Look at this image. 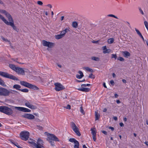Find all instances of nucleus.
<instances>
[{"label":"nucleus","mask_w":148,"mask_h":148,"mask_svg":"<svg viewBox=\"0 0 148 148\" xmlns=\"http://www.w3.org/2000/svg\"><path fill=\"white\" fill-rule=\"evenodd\" d=\"M112 58H114L115 59H116L117 58V56L116 54H112Z\"/></svg>","instance_id":"37998d69"},{"label":"nucleus","mask_w":148,"mask_h":148,"mask_svg":"<svg viewBox=\"0 0 148 148\" xmlns=\"http://www.w3.org/2000/svg\"><path fill=\"white\" fill-rule=\"evenodd\" d=\"M109 128L110 129H111L112 131H114V128L113 127H109Z\"/></svg>","instance_id":"bf43d9fd"},{"label":"nucleus","mask_w":148,"mask_h":148,"mask_svg":"<svg viewBox=\"0 0 148 148\" xmlns=\"http://www.w3.org/2000/svg\"><path fill=\"white\" fill-rule=\"evenodd\" d=\"M91 59L96 61H98L100 60V58H99L95 56L92 57L91 58Z\"/></svg>","instance_id":"c85d7f7f"},{"label":"nucleus","mask_w":148,"mask_h":148,"mask_svg":"<svg viewBox=\"0 0 148 148\" xmlns=\"http://www.w3.org/2000/svg\"><path fill=\"white\" fill-rule=\"evenodd\" d=\"M139 11H140V12L143 15L144 14V12H143V11L141 9V8H139Z\"/></svg>","instance_id":"6e6d98bb"},{"label":"nucleus","mask_w":148,"mask_h":148,"mask_svg":"<svg viewBox=\"0 0 148 148\" xmlns=\"http://www.w3.org/2000/svg\"><path fill=\"white\" fill-rule=\"evenodd\" d=\"M69 141L71 142H72V143L73 142L74 143H75L76 142V141H77L74 138H70L69 139Z\"/></svg>","instance_id":"c9c22d12"},{"label":"nucleus","mask_w":148,"mask_h":148,"mask_svg":"<svg viewBox=\"0 0 148 148\" xmlns=\"http://www.w3.org/2000/svg\"><path fill=\"white\" fill-rule=\"evenodd\" d=\"M23 117L27 118L29 120H32L35 119V116L32 114L28 113H25L22 115Z\"/></svg>","instance_id":"f8f14e48"},{"label":"nucleus","mask_w":148,"mask_h":148,"mask_svg":"<svg viewBox=\"0 0 148 148\" xmlns=\"http://www.w3.org/2000/svg\"><path fill=\"white\" fill-rule=\"evenodd\" d=\"M28 88L34 90H38V88L37 86L31 84H30Z\"/></svg>","instance_id":"4be33fe9"},{"label":"nucleus","mask_w":148,"mask_h":148,"mask_svg":"<svg viewBox=\"0 0 148 148\" xmlns=\"http://www.w3.org/2000/svg\"><path fill=\"white\" fill-rule=\"evenodd\" d=\"M20 91H21L23 92H28L29 90L28 89L25 88L22 89H21V90H20Z\"/></svg>","instance_id":"e433bc0d"},{"label":"nucleus","mask_w":148,"mask_h":148,"mask_svg":"<svg viewBox=\"0 0 148 148\" xmlns=\"http://www.w3.org/2000/svg\"><path fill=\"white\" fill-rule=\"evenodd\" d=\"M101 132H102V133H103V134H105V135H107V132L106 131L103 130V131H101Z\"/></svg>","instance_id":"052dcab7"},{"label":"nucleus","mask_w":148,"mask_h":148,"mask_svg":"<svg viewBox=\"0 0 148 148\" xmlns=\"http://www.w3.org/2000/svg\"><path fill=\"white\" fill-rule=\"evenodd\" d=\"M103 86H104V87L105 88H107V87L106 86V83H105V82H104L103 83Z\"/></svg>","instance_id":"338daca9"},{"label":"nucleus","mask_w":148,"mask_h":148,"mask_svg":"<svg viewBox=\"0 0 148 148\" xmlns=\"http://www.w3.org/2000/svg\"><path fill=\"white\" fill-rule=\"evenodd\" d=\"M37 3L38 5L41 6H42L43 5V3L42 2L40 1H37Z\"/></svg>","instance_id":"a19ab883"},{"label":"nucleus","mask_w":148,"mask_h":148,"mask_svg":"<svg viewBox=\"0 0 148 148\" xmlns=\"http://www.w3.org/2000/svg\"><path fill=\"white\" fill-rule=\"evenodd\" d=\"M54 85L55 86V89L56 91H59L64 88V86L59 83H55Z\"/></svg>","instance_id":"6e6552de"},{"label":"nucleus","mask_w":148,"mask_h":148,"mask_svg":"<svg viewBox=\"0 0 148 148\" xmlns=\"http://www.w3.org/2000/svg\"><path fill=\"white\" fill-rule=\"evenodd\" d=\"M95 120H97L99 119L100 117L99 114L97 112L95 111Z\"/></svg>","instance_id":"bb28decb"},{"label":"nucleus","mask_w":148,"mask_h":148,"mask_svg":"<svg viewBox=\"0 0 148 148\" xmlns=\"http://www.w3.org/2000/svg\"><path fill=\"white\" fill-rule=\"evenodd\" d=\"M15 71L18 74L24 75L25 74V71L21 68L17 67Z\"/></svg>","instance_id":"ddd939ff"},{"label":"nucleus","mask_w":148,"mask_h":148,"mask_svg":"<svg viewBox=\"0 0 148 148\" xmlns=\"http://www.w3.org/2000/svg\"><path fill=\"white\" fill-rule=\"evenodd\" d=\"M122 53L123 56L126 58H127L130 56V53L127 51H123L122 52Z\"/></svg>","instance_id":"f3484780"},{"label":"nucleus","mask_w":148,"mask_h":148,"mask_svg":"<svg viewBox=\"0 0 148 148\" xmlns=\"http://www.w3.org/2000/svg\"><path fill=\"white\" fill-rule=\"evenodd\" d=\"M25 105L27 107L32 109H35L36 108L35 106L32 105L31 101L25 100Z\"/></svg>","instance_id":"0eeeda50"},{"label":"nucleus","mask_w":148,"mask_h":148,"mask_svg":"<svg viewBox=\"0 0 148 148\" xmlns=\"http://www.w3.org/2000/svg\"><path fill=\"white\" fill-rule=\"evenodd\" d=\"M20 136L22 140L26 141L29 138V134L28 132L23 131L20 133Z\"/></svg>","instance_id":"423d86ee"},{"label":"nucleus","mask_w":148,"mask_h":148,"mask_svg":"<svg viewBox=\"0 0 148 148\" xmlns=\"http://www.w3.org/2000/svg\"><path fill=\"white\" fill-rule=\"evenodd\" d=\"M12 144H14V145L16 146L18 148H23L22 147H20V145H19L18 143L16 142H12Z\"/></svg>","instance_id":"f704fd0d"},{"label":"nucleus","mask_w":148,"mask_h":148,"mask_svg":"<svg viewBox=\"0 0 148 148\" xmlns=\"http://www.w3.org/2000/svg\"><path fill=\"white\" fill-rule=\"evenodd\" d=\"M108 17H114L115 18L119 19V18H118L116 16L112 14H109L107 15Z\"/></svg>","instance_id":"72a5a7b5"},{"label":"nucleus","mask_w":148,"mask_h":148,"mask_svg":"<svg viewBox=\"0 0 148 148\" xmlns=\"http://www.w3.org/2000/svg\"><path fill=\"white\" fill-rule=\"evenodd\" d=\"M1 38L3 41H5L8 42L9 41V40H8V39H5L2 36Z\"/></svg>","instance_id":"3c124183"},{"label":"nucleus","mask_w":148,"mask_h":148,"mask_svg":"<svg viewBox=\"0 0 148 148\" xmlns=\"http://www.w3.org/2000/svg\"><path fill=\"white\" fill-rule=\"evenodd\" d=\"M45 134L47 136V140L48 141L53 140L55 141H59L58 138L54 134L49 133L47 132H45Z\"/></svg>","instance_id":"20e7f679"},{"label":"nucleus","mask_w":148,"mask_h":148,"mask_svg":"<svg viewBox=\"0 0 148 148\" xmlns=\"http://www.w3.org/2000/svg\"><path fill=\"white\" fill-rule=\"evenodd\" d=\"M30 145L33 148H44L43 141L40 138L37 140V142L33 140H30L28 141Z\"/></svg>","instance_id":"f03ea898"},{"label":"nucleus","mask_w":148,"mask_h":148,"mask_svg":"<svg viewBox=\"0 0 148 148\" xmlns=\"http://www.w3.org/2000/svg\"><path fill=\"white\" fill-rule=\"evenodd\" d=\"M90 90V89L88 88H85L84 89V92H88Z\"/></svg>","instance_id":"8fccbe9b"},{"label":"nucleus","mask_w":148,"mask_h":148,"mask_svg":"<svg viewBox=\"0 0 148 148\" xmlns=\"http://www.w3.org/2000/svg\"><path fill=\"white\" fill-rule=\"evenodd\" d=\"M21 88V86L18 84H15L13 85V88H15L17 90H20V88Z\"/></svg>","instance_id":"a878e982"},{"label":"nucleus","mask_w":148,"mask_h":148,"mask_svg":"<svg viewBox=\"0 0 148 148\" xmlns=\"http://www.w3.org/2000/svg\"><path fill=\"white\" fill-rule=\"evenodd\" d=\"M75 133L78 136H80L81 135V134L80 133V132H79V130H78Z\"/></svg>","instance_id":"49530a36"},{"label":"nucleus","mask_w":148,"mask_h":148,"mask_svg":"<svg viewBox=\"0 0 148 148\" xmlns=\"http://www.w3.org/2000/svg\"><path fill=\"white\" fill-rule=\"evenodd\" d=\"M0 85L3 86H5L6 85L5 84V83L2 79L0 78Z\"/></svg>","instance_id":"c756f323"},{"label":"nucleus","mask_w":148,"mask_h":148,"mask_svg":"<svg viewBox=\"0 0 148 148\" xmlns=\"http://www.w3.org/2000/svg\"><path fill=\"white\" fill-rule=\"evenodd\" d=\"M80 111L83 114H84L85 113L84 112V110H83L82 107H81L80 108Z\"/></svg>","instance_id":"a18cd8bd"},{"label":"nucleus","mask_w":148,"mask_h":148,"mask_svg":"<svg viewBox=\"0 0 148 148\" xmlns=\"http://www.w3.org/2000/svg\"><path fill=\"white\" fill-rule=\"evenodd\" d=\"M17 92H18L16 90H8L7 96H9L10 94H15L16 93H17Z\"/></svg>","instance_id":"aec40b11"},{"label":"nucleus","mask_w":148,"mask_h":148,"mask_svg":"<svg viewBox=\"0 0 148 148\" xmlns=\"http://www.w3.org/2000/svg\"><path fill=\"white\" fill-rule=\"evenodd\" d=\"M0 13L4 14L8 19L9 22H8L3 16L0 14V19L6 25H10L12 27H14V26L13 20L10 14L5 10H0Z\"/></svg>","instance_id":"f257e3e1"},{"label":"nucleus","mask_w":148,"mask_h":148,"mask_svg":"<svg viewBox=\"0 0 148 148\" xmlns=\"http://www.w3.org/2000/svg\"><path fill=\"white\" fill-rule=\"evenodd\" d=\"M9 67L14 71H15L17 67L14 64H9Z\"/></svg>","instance_id":"5701e85b"},{"label":"nucleus","mask_w":148,"mask_h":148,"mask_svg":"<svg viewBox=\"0 0 148 148\" xmlns=\"http://www.w3.org/2000/svg\"><path fill=\"white\" fill-rule=\"evenodd\" d=\"M14 108L19 111L24 112H30L31 111V110L28 108L22 107L14 106Z\"/></svg>","instance_id":"9d476101"},{"label":"nucleus","mask_w":148,"mask_h":148,"mask_svg":"<svg viewBox=\"0 0 148 148\" xmlns=\"http://www.w3.org/2000/svg\"><path fill=\"white\" fill-rule=\"evenodd\" d=\"M85 88H82L78 89V90L80 91H84Z\"/></svg>","instance_id":"864d4df0"},{"label":"nucleus","mask_w":148,"mask_h":148,"mask_svg":"<svg viewBox=\"0 0 148 148\" xmlns=\"http://www.w3.org/2000/svg\"><path fill=\"white\" fill-rule=\"evenodd\" d=\"M114 41L113 38H110L108 40V42L109 44H111Z\"/></svg>","instance_id":"473e14b6"},{"label":"nucleus","mask_w":148,"mask_h":148,"mask_svg":"<svg viewBox=\"0 0 148 148\" xmlns=\"http://www.w3.org/2000/svg\"><path fill=\"white\" fill-rule=\"evenodd\" d=\"M64 108H66V109L70 110L71 109V106L69 104H68L67 105V106H66V107H64Z\"/></svg>","instance_id":"de8ad7c7"},{"label":"nucleus","mask_w":148,"mask_h":148,"mask_svg":"<svg viewBox=\"0 0 148 148\" xmlns=\"http://www.w3.org/2000/svg\"><path fill=\"white\" fill-rule=\"evenodd\" d=\"M0 75L3 77L9 78L13 80L16 81L18 80V79L15 76L10 74L6 72L0 71Z\"/></svg>","instance_id":"39448f33"},{"label":"nucleus","mask_w":148,"mask_h":148,"mask_svg":"<svg viewBox=\"0 0 148 148\" xmlns=\"http://www.w3.org/2000/svg\"><path fill=\"white\" fill-rule=\"evenodd\" d=\"M78 73L80 74V75H76V77L78 79H81L84 76V75L83 73L80 71H79Z\"/></svg>","instance_id":"412c9836"},{"label":"nucleus","mask_w":148,"mask_h":148,"mask_svg":"<svg viewBox=\"0 0 148 148\" xmlns=\"http://www.w3.org/2000/svg\"><path fill=\"white\" fill-rule=\"evenodd\" d=\"M36 127L37 128L40 130H43V128L41 126L39 125H37Z\"/></svg>","instance_id":"79ce46f5"},{"label":"nucleus","mask_w":148,"mask_h":148,"mask_svg":"<svg viewBox=\"0 0 148 148\" xmlns=\"http://www.w3.org/2000/svg\"><path fill=\"white\" fill-rule=\"evenodd\" d=\"M90 130L91 131V134L92 136H96V132L95 128H91Z\"/></svg>","instance_id":"393cba45"},{"label":"nucleus","mask_w":148,"mask_h":148,"mask_svg":"<svg viewBox=\"0 0 148 148\" xmlns=\"http://www.w3.org/2000/svg\"><path fill=\"white\" fill-rule=\"evenodd\" d=\"M20 83L21 85L28 88L30 84V83L24 81H21Z\"/></svg>","instance_id":"dca6fc26"},{"label":"nucleus","mask_w":148,"mask_h":148,"mask_svg":"<svg viewBox=\"0 0 148 148\" xmlns=\"http://www.w3.org/2000/svg\"><path fill=\"white\" fill-rule=\"evenodd\" d=\"M44 13H45V14L46 16H48V13L47 12L45 11L44 12Z\"/></svg>","instance_id":"e2e57ef3"},{"label":"nucleus","mask_w":148,"mask_h":148,"mask_svg":"<svg viewBox=\"0 0 148 148\" xmlns=\"http://www.w3.org/2000/svg\"><path fill=\"white\" fill-rule=\"evenodd\" d=\"M102 49L103 50V53L104 54L106 53H109L110 52L111 50L110 49H107L106 46H105L102 47Z\"/></svg>","instance_id":"2eb2a0df"},{"label":"nucleus","mask_w":148,"mask_h":148,"mask_svg":"<svg viewBox=\"0 0 148 148\" xmlns=\"http://www.w3.org/2000/svg\"><path fill=\"white\" fill-rule=\"evenodd\" d=\"M118 60L121 61H124V59L121 57H119L117 58Z\"/></svg>","instance_id":"58836bf2"},{"label":"nucleus","mask_w":148,"mask_h":148,"mask_svg":"<svg viewBox=\"0 0 148 148\" xmlns=\"http://www.w3.org/2000/svg\"><path fill=\"white\" fill-rule=\"evenodd\" d=\"M78 23L76 21L72 22V27L74 28H77L78 27Z\"/></svg>","instance_id":"b1692460"},{"label":"nucleus","mask_w":148,"mask_h":148,"mask_svg":"<svg viewBox=\"0 0 148 148\" xmlns=\"http://www.w3.org/2000/svg\"><path fill=\"white\" fill-rule=\"evenodd\" d=\"M144 24L145 25L146 28H148V23L146 21L144 22Z\"/></svg>","instance_id":"09e8293b"},{"label":"nucleus","mask_w":148,"mask_h":148,"mask_svg":"<svg viewBox=\"0 0 148 148\" xmlns=\"http://www.w3.org/2000/svg\"><path fill=\"white\" fill-rule=\"evenodd\" d=\"M46 6L50 8H52V6L51 4H49L47 5Z\"/></svg>","instance_id":"5fc2aeb1"},{"label":"nucleus","mask_w":148,"mask_h":148,"mask_svg":"<svg viewBox=\"0 0 148 148\" xmlns=\"http://www.w3.org/2000/svg\"><path fill=\"white\" fill-rule=\"evenodd\" d=\"M55 37L56 39L58 40L60 39L63 37L62 35L60 34L55 35Z\"/></svg>","instance_id":"cd10ccee"},{"label":"nucleus","mask_w":148,"mask_h":148,"mask_svg":"<svg viewBox=\"0 0 148 148\" xmlns=\"http://www.w3.org/2000/svg\"><path fill=\"white\" fill-rule=\"evenodd\" d=\"M84 68L87 71H89L91 72H93L92 69L88 67H84Z\"/></svg>","instance_id":"2f4dec72"},{"label":"nucleus","mask_w":148,"mask_h":148,"mask_svg":"<svg viewBox=\"0 0 148 148\" xmlns=\"http://www.w3.org/2000/svg\"><path fill=\"white\" fill-rule=\"evenodd\" d=\"M122 81L124 83H126V81L125 79H123Z\"/></svg>","instance_id":"0e129e2a"},{"label":"nucleus","mask_w":148,"mask_h":148,"mask_svg":"<svg viewBox=\"0 0 148 148\" xmlns=\"http://www.w3.org/2000/svg\"><path fill=\"white\" fill-rule=\"evenodd\" d=\"M75 145L74 146V148H79V143L78 141H76V142L74 143Z\"/></svg>","instance_id":"7c9ffc66"},{"label":"nucleus","mask_w":148,"mask_h":148,"mask_svg":"<svg viewBox=\"0 0 148 148\" xmlns=\"http://www.w3.org/2000/svg\"><path fill=\"white\" fill-rule=\"evenodd\" d=\"M61 97L63 99H66L67 97V95L66 93H64L62 94Z\"/></svg>","instance_id":"4c0bfd02"},{"label":"nucleus","mask_w":148,"mask_h":148,"mask_svg":"<svg viewBox=\"0 0 148 148\" xmlns=\"http://www.w3.org/2000/svg\"><path fill=\"white\" fill-rule=\"evenodd\" d=\"M108 25L109 27H117V25L115 23L112 22H110L108 23Z\"/></svg>","instance_id":"6ab92c4d"},{"label":"nucleus","mask_w":148,"mask_h":148,"mask_svg":"<svg viewBox=\"0 0 148 148\" xmlns=\"http://www.w3.org/2000/svg\"><path fill=\"white\" fill-rule=\"evenodd\" d=\"M110 83L111 85H113L114 84V81L112 80H111L110 81Z\"/></svg>","instance_id":"13d9d810"},{"label":"nucleus","mask_w":148,"mask_h":148,"mask_svg":"<svg viewBox=\"0 0 148 148\" xmlns=\"http://www.w3.org/2000/svg\"><path fill=\"white\" fill-rule=\"evenodd\" d=\"M136 31L137 34L139 36H142V34L140 33V32H139V31L137 29H136Z\"/></svg>","instance_id":"c03bdc74"},{"label":"nucleus","mask_w":148,"mask_h":148,"mask_svg":"<svg viewBox=\"0 0 148 148\" xmlns=\"http://www.w3.org/2000/svg\"><path fill=\"white\" fill-rule=\"evenodd\" d=\"M0 112L8 115H12L13 113L12 110L6 106H0Z\"/></svg>","instance_id":"7ed1b4c3"},{"label":"nucleus","mask_w":148,"mask_h":148,"mask_svg":"<svg viewBox=\"0 0 148 148\" xmlns=\"http://www.w3.org/2000/svg\"><path fill=\"white\" fill-rule=\"evenodd\" d=\"M14 30L16 31L17 32H18L19 31L18 28H13Z\"/></svg>","instance_id":"69168bd1"},{"label":"nucleus","mask_w":148,"mask_h":148,"mask_svg":"<svg viewBox=\"0 0 148 148\" xmlns=\"http://www.w3.org/2000/svg\"><path fill=\"white\" fill-rule=\"evenodd\" d=\"M119 125L121 127H123L124 126V124L122 123H120Z\"/></svg>","instance_id":"680f3d73"},{"label":"nucleus","mask_w":148,"mask_h":148,"mask_svg":"<svg viewBox=\"0 0 148 148\" xmlns=\"http://www.w3.org/2000/svg\"><path fill=\"white\" fill-rule=\"evenodd\" d=\"M49 143H51V146H54V143L53 142H52L51 141H49Z\"/></svg>","instance_id":"603ef678"},{"label":"nucleus","mask_w":148,"mask_h":148,"mask_svg":"<svg viewBox=\"0 0 148 148\" xmlns=\"http://www.w3.org/2000/svg\"><path fill=\"white\" fill-rule=\"evenodd\" d=\"M8 90L5 88L0 87V96H7Z\"/></svg>","instance_id":"9b49d317"},{"label":"nucleus","mask_w":148,"mask_h":148,"mask_svg":"<svg viewBox=\"0 0 148 148\" xmlns=\"http://www.w3.org/2000/svg\"><path fill=\"white\" fill-rule=\"evenodd\" d=\"M71 127L75 132H76L79 130L78 128L75 124L73 122L71 123Z\"/></svg>","instance_id":"4468645a"},{"label":"nucleus","mask_w":148,"mask_h":148,"mask_svg":"<svg viewBox=\"0 0 148 148\" xmlns=\"http://www.w3.org/2000/svg\"><path fill=\"white\" fill-rule=\"evenodd\" d=\"M96 136H92L93 139L94 141H95L96 140Z\"/></svg>","instance_id":"4d7b16f0"},{"label":"nucleus","mask_w":148,"mask_h":148,"mask_svg":"<svg viewBox=\"0 0 148 148\" xmlns=\"http://www.w3.org/2000/svg\"><path fill=\"white\" fill-rule=\"evenodd\" d=\"M69 31V30L68 28H66L65 29L60 32V34L62 35L63 37H64L66 34V33L68 32Z\"/></svg>","instance_id":"a211bd4d"},{"label":"nucleus","mask_w":148,"mask_h":148,"mask_svg":"<svg viewBox=\"0 0 148 148\" xmlns=\"http://www.w3.org/2000/svg\"><path fill=\"white\" fill-rule=\"evenodd\" d=\"M113 119L115 121H117V118L116 116H114L113 117Z\"/></svg>","instance_id":"774afa93"},{"label":"nucleus","mask_w":148,"mask_h":148,"mask_svg":"<svg viewBox=\"0 0 148 148\" xmlns=\"http://www.w3.org/2000/svg\"><path fill=\"white\" fill-rule=\"evenodd\" d=\"M88 77L90 78L94 79L95 78V76L92 74L91 73L90 75Z\"/></svg>","instance_id":"ea45409f"},{"label":"nucleus","mask_w":148,"mask_h":148,"mask_svg":"<svg viewBox=\"0 0 148 148\" xmlns=\"http://www.w3.org/2000/svg\"><path fill=\"white\" fill-rule=\"evenodd\" d=\"M42 45L44 46L47 47L49 48H52L54 46V44L52 42H47L45 40L42 41Z\"/></svg>","instance_id":"1a4fd4ad"}]
</instances>
